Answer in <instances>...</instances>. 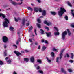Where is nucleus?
<instances>
[{
  "label": "nucleus",
  "mask_w": 74,
  "mask_h": 74,
  "mask_svg": "<svg viewBox=\"0 0 74 74\" xmlns=\"http://www.w3.org/2000/svg\"><path fill=\"white\" fill-rule=\"evenodd\" d=\"M66 12V10L64 8L62 7L60 8V10L58 12V14L60 17H62L63 16V14L64 12Z\"/></svg>",
  "instance_id": "obj_1"
},
{
  "label": "nucleus",
  "mask_w": 74,
  "mask_h": 74,
  "mask_svg": "<svg viewBox=\"0 0 74 74\" xmlns=\"http://www.w3.org/2000/svg\"><path fill=\"white\" fill-rule=\"evenodd\" d=\"M4 20L5 21L3 22V26L4 27H8V23H10V21L7 18H5Z\"/></svg>",
  "instance_id": "obj_2"
},
{
  "label": "nucleus",
  "mask_w": 74,
  "mask_h": 74,
  "mask_svg": "<svg viewBox=\"0 0 74 74\" xmlns=\"http://www.w3.org/2000/svg\"><path fill=\"white\" fill-rule=\"evenodd\" d=\"M8 38L5 36H4L2 37V41L4 43H7V42H8Z\"/></svg>",
  "instance_id": "obj_3"
},
{
  "label": "nucleus",
  "mask_w": 74,
  "mask_h": 74,
  "mask_svg": "<svg viewBox=\"0 0 74 74\" xmlns=\"http://www.w3.org/2000/svg\"><path fill=\"white\" fill-rule=\"evenodd\" d=\"M67 31H65L64 32H63L62 34V38L63 40H64L65 38V35H67Z\"/></svg>",
  "instance_id": "obj_4"
},
{
  "label": "nucleus",
  "mask_w": 74,
  "mask_h": 74,
  "mask_svg": "<svg viewBox=\"0 0 74 74\" xmlns=\"http://www.w3.org/2000/svg\"><path fill=\"white\" fill-rule=\"evenodd\" d=\"M64 50H65V49H63L60 52L59 54L60 59H62V56H63V51H64Z\"/></svg>",
  "instance_id": "obj_5"
},
{
  "label": "nucleus",
  "mask_w": 74,
  "mask_h": 74,
  "mask_svg": "<svg viewBox=\"0 0 74 74\" xmlns=\"http://www.w3.org/2000/svg\"><path fill=\"white\" fill-rule=\"evenodd\" d=\"M46 34L47 35V36L48 37H52V34H51V32H46Z\"/></svg>",
  "instance_id": "obj_6"
},
{
  "label": "nucleus",
  "mask_w": 74,
  "mask_h": 74,
  "mask_svg": "<svg viewBox=\"0 0 74 74\" xmlns=\"http://www.w3.org/2000/svg\"><path fill=\"white\" fill-rule=\"evenodd\" d=\"M14 53L18 56H19V55H22V54L18 51H14Z\"/></svg>",
  "instance_id": "obj_7"
},
{
  "label": "nucleus",
  "mask_w": 74,
  "mask_h": 74,
  "mask_svg": "<svg viewBox=\"0 0 74 74\" xmlns=\"http://www.w3.org/2000/svg\"><path fill=\"white\" fill-rule=\"evenodd\" d=\"M27 21V20H26L25 19H23L22 22V24L23 26H25V22H26Z\"/></svg>",
  "instance_id": "obj_8"
},
{
  "label": "nucleus",
  "mask_w": 74,
  "mask_h": 74,
  "mask_svg": "<svg viewBox=\"0 0 74 74\" xmlns=\"http://www.w3.org/2000/svg\"><path fill=\"white\" fill-rule=\"evenodd\" d=\"M47 13L46 11L45 10H43L42 12V15L43 16H45L46 15V13Z\"/></svg>",
  "instance_id": "obj_9"
},
{
  "label": "nucleus",
  "mask_w": 74,
  "mask_h": 74,
  "mask_svg": "<svg viewBox=\"0 0 74 74\" xmlns=\"http://www.w3.org/2000/svg\"><path fill=\"white\" fill-rule=\"evenodd\" d=\"M2 16L3 19H5V16L4 14H3L2 13H0V17Z\"/></svg>",
  "instance_id": "obj_10"
},
{
  "label": "nucleus",
  "mask_w": 74,
  "mask_h": 74,
  "mask_svg": "<svg viewBox=\"0 0 74 74\" xmlns=\"http://www.w3.org/2000/svg\"><path fill=\"white\" fill-rule=\"evenodd\" d=\"M30 60L32 62H34V58L33 56L31 57L30 58Z\"/></svg>",
  "instance_id": "obj_11"
},
{
  "label": "nucleus",
  "mask_w": 74,
  "mask_h": 74,
  "mask_svg": "<svg viewBox=\"0 0 74 74\" xmlns=\"http://www.w3.org/2000/svg\"><path fill=\"white\" fill-rule=\"evenodd\" d=\"M6 61L7 62L8 64H11L12 62V61L10 59L8 60H6Z\"/></svg>",
  "instance_id": "obj_12"
},
{
  "label": "nucleus",
  "mask_w": 74,
  "mask_h": 74,
  "mask_svg": "<svg viewBox=\"0 0 74 74\" xmlns=\"http://www.w3.org/2000/svg\"><path fill=\"white\" fill-rule=\"evenodd\" d=\"M61 71L62 73H65V74H67V73L63 68H61Z\"/></svg>",
  "instance_id": "obj_13"
},
{
  "label": "nucleus",
  "mask_w": 74,
  "mask_h": 74,
  "mask_svg": "<svg viewBox=\"0 0 74 74\" xmlns=\"http://www.w3.org/2000/svg\"><path fill=\"white\" fill-rule=\"evenodd\" d=\"M46 48H47V47L44 46H43L42 47V49L41 51H45V49H46Z\"/></svg>",
  "instance_id": "obj_14"
},
{
  "label": "nucleus",
  "mask_w": 74,
  "mask_h": 74,
  "mask_svg": "<svg viewBox=\"0 0 74 74\" xmlns=\"http://www.w3.org/2000/svg\"><path fill=\"white\" fill-rule=\"evenodd\" d=\"M44 24H45L46 25H47L48 26H49L50 25L49 23H48L46 20L44 22Z\"/></svg>",
  "instance_id": "obj_15"
},
{
  "label": "nucleus",
  "mask_w": 74,
  "mask_h": 74,
  "mask_svg": "<svg viewBox=\"0 0 74 74\" xmlns=\"http://www.w3.org/2000/svg\"><path fill=\"white\" fill-rule=\"evenodd\" d=\"M33 26H31L29 29V31L30 32H32V30H33Z\"/></svg>",
  "instance_id": "obj_16"
},
{
  "label": "nucleus",
  "mask_w": 74,
  "mask_h": 74,
  "mask_svg": "<svg viewBox=\"0 0 74 74\" xmlns=\"http://www.w3.org/2000/svg\"><path fill=\"white\" fill-rule=\"evenodd\" d=\"M51 14L52 15H56V13L54 12H51Z\"/></svg>",
  "instance_id": "obj_17"
},
{
  "label": "nucleus",
  "mask_w": 74,
  "mask_h": 74,
  "mask_svg": "<svg viewBox=\"0 0 74 74\" xmlns=\"http://www.w3.org/2000/svg\"><path fill=\"white\" fill-rule=\"evenodd\" d=\"M54 34L55 36H59L60 33L59 32H55L54 33Z\"/></svg>",
  "instance_id": "obj_18"
},
{
  "label": "nucleus",
  "mask_w": 74,
  "mask_h": 74,
  "mask_svg": "<svg viewBox=\"0 0 74 74\" xmlns=\"http://www.w3.org/2000/svg\"><path fill=\"white\" fill-rule=\"evenodd\" d=\"M29 59H28L27 58H24V60L25 62H29Z\"/></svg>",
  "instance_id": "obj_19"
},
{
  "label": "nucleus",
  "mask_w": 74,
  "mask_h": 74,
  "mask_svg": "<svg viewBox=\"0 0 74 74\" xmlns=\"http://www.w3.org/2000/svg\"><path fill=\"white\" fill-rule=\"evenodd\" d=\"M34 11L35 12H38V8L37 7L34 8Z\"/></svg>",
  "instance_id": "obj_20"
},
{
  "label": "nucleus",
  "mask_w": 74,
  "mask_h": 74,
  "mask_svg": "<svg viewBox=\"0 0 74 74\" xmlns=\"http://www.w3.org/2000/svg\"><path fill=\"white\" fill-rule=\"evenodd\" d=\"M14 27H10V28L9 30L10 31H13V30H14Z\"/></svg>",
  "instance_id": "obj_21"
},
{
  "label": "nucleus",
  "mask_w": 74,
  "mask_h": 74,
  "mask_svg": "<svg viewBox=\"0 0 74 74\" xmlns=\"http://www.w3.org/2000/svg\"><path fill=\"white\" fill-rule=\"evenodd\" d=\"M51 56L52 57H54L55 56V54L53 52H51Z\"/></svg>",
  "instance_id": "obj_22"
},
{
  "label": "nucleus",
  "mask_w": 74,
  "mask_h": 74,
  "mask_svg": "<svg viewBox=\"0 0 74 74\" xmlns=\"http://www.w3.org/2000/svg\"><path fill=\"white\" fill-rule=\"evenodd\" d=\"M37 62L39 63H41L42 62H41V60L40 59H38L37 60Z\"/></svg>",
  "instance_id": "obj_23"
},
{
  "label": "nucleus",
  "mask_w": 74,
  "mask_h": 74,
  "mask_svg": "<svg viewBox=\"0 0 74 74\" xmlns=\"http://www.w3.org/2000/svg\"><path fill=\"white\" fill-rule=\"evenodd\" d=\"M46 59H47V61H48L49 63H50V62H51V60H49L48 57H46Z\"/></svg>",
  "instance_id": "obj_24"
},
{
  "label": "nucleus",
  "mask_w": 74,
  "mask_h": 74,
  "mask_svg": "<svg viewBox=\"0 0 74 74\" xmlns=\"http://www.w3.org/2000/svg\"><path fill=\"white\" fill-rule=\"evenodd\" d=\"M71 58L72 59H74V54L73 53H71Z\"/></svg>",
  "instance_id": "obj_25"
},
{
  "label": "nucleus",
  "mask_w": 74,
  "mask_h": 74,
  "mask_svg": "<svg viewBox=\"0 0 74 74\" xmlns=\"http://www.w3.org/2000/svg\"><path fill=\"white\" fill-rule=\"evenodd\" d=\"M27 8L28 10H30L31 11H33V9H32V8H31L30 7H28Z\"/></svg>",
  "instance_id": "obj_26"
},
{
  "label": "nucleus",
  "mask_w": 74,
  "mask_h": 74,
  "mask_svg": "<svg viewBox=\"0 0 74 74\" xmlns=\"http://www.w3.org/2000/svg\"><path fill=\"white\" fill-rule=\"evenodd\" d=\"M4 64V62L0 60V65L2 66Z\"/></svg>",
  "instance_id": "obj_27"
},
{
  "label": "nucleus",
  "mask_w": 74,
  "mask_h": 74,
  "mask_svg": "<svg viewBox=\"0 0 74 74\" xmlns=\"http://www.w3.org/2000/svg\"><path fill=\"white\" fill-rule=\"evenodd\" d=\"M40 31L41 32V34H44V31L42 29H41L40 30Z\"/></svg>",
  "instance_id": "obj_28"
},
{
  "label": "nucleus",
  "mask_w": 74,
  "mask_h": 74,
  "mask_svg": "<svg viewBox=\"0 0 74 74\" xmlns=\"http://www.w3.org/2000/svg\"><path fill=\"white\" fill-rule=\"evenodd\" d=\"M53 51H56V52H58V49H55V48H53Z\"/></svg>",
  "instance_id": "obj_29"
},
{
  "label": "nucleus",
  "mask_w": 74,
  "mask_h": 74,
  "mask_svg": "<svg viewBox=\"0 0 74 74\" xmlns=\"http://www.w3.org/2000/svg\"><path fill=\"white\" fill-rule=\"evenodd\" d=\"M54 28L55 30L57 32H59V29H58V28H57V27H54Z\"/></svg>",
  "instance_id": "obj_30"
},
{
  "label": "nucleus",
  "mask_w": 74,
  "mask_h": 74,
  "mask_svg": "<svg viewBox=\"0 0 74 74\" xmlns=\"http://www.w3.org/2000/svg\"><path fill=\"white\" fill-rule=\"evenodd\" d=\"M64 18L66 19V20L67 21V20H68V16H65Z\"/></svg>",
  "instance_id": "obj_31"
},
{
  "label": "nucleus",
  "mask_w": 74,
  "mask_h": 74,
  "mask_svg": "<svg viewBox=\"0 0 74 74\" xmlns=\"http://www.w3.org/2000/svg\"><path fill=\"white\" fill-rule=\"evenodd\" d=\"M45 29H46L47 31L49 30V28L48 27H45Z\"/></svg>",
  "instance_id": "obj_32"
},
{
  "label": "nucleus",
  "mask_w": 74,
  "mask_h": 74,
  "mask_svg": "<svg viewBox=\"0 0 74 74\" xmlns=\"http://www.w3.org/2000/svg\"><path fill=\"white\" fill-rule=\"evenodd\" d=\"M38 72L39 73H41V74H43L44 73H43V71H41V70H39L38 71Z\"/></svg>",
  "instance_id": "obj_33"
},
{
  "label": "nucleus",
  "mask_w": 74,
  "mask_h": 74,
  "mask_svg": "<svg viewBox=\"0 0 74 74\" xmlns=\"http://www.w3.org/2000/svg\"><path fill=\"white\" fill-rule=\"evenodd\" d=\"M37 25L38 28H41V25L38 23L37 24Z\"/></svg>",
  "instance_id": "obj_34"
},
{
  "label": "nucleus",
  "mask_w": 74,
  "mask_h": 74,
  "mask_svg": "<svg viewBox=\"0 0 74 74\" xmlns=\"http://www.w3.org/2000/svg\"><path fill=\"white\" fill-rule=\"evenodd\" d=\"M38 10L39 11V12H42V10L41 9V8H39L38 9Z\"/></svg>",
  "instance_id": "obj_35"
},
{
  "label": "nucleus",
  "mask_w": 74,
  "mask_h": 74,
  "mask_svg": "<svg viewBox=\"0 0 74 74\" xmlns=\"http://www.w3.org/2000/svg\"><path fill=\"white\" fill-rule=\"evenodd\" d=\"M67 3L68 5H69V6H70V7H72V6L71 5V4L69 2H67Z\"/></svg>",
  "instance_id": "obj_36"
},
{
  "label": "nucleus",
  "mask_w": 74,
  "mask_h": 74,
  "mask_svg": "<svg viewBox=\"0 0 74 74\" xmlns=\"http://www.w3.org/2000/svg\"><path fill=\"white\" fill-rule=\"evenodd\" d=\"M12 4H13V5H17V3H16L14 2H12Z\"/></svg>",
  "instance_id": "obj_37"
},
{
  "label": "nucleus",
  "mask_w": 74,
  "mask_h": 74,
  "mask_svg": "<svg viewBox=\"0 0 74 74\" xmlns=\"http://www.w3.org/2000/svg\"><path fill=\"white\" fill-rule=\"evenodd\" d=\"M19 42H20L17 40L16 42V44H17V45H18V44H19Z\"/></svg>",
  "instance_id": "obj_38"
},
{
  "label": "nucleus",
  "mask_w": 74,
  "mask_h": 74,
  "mask_svg": "<svg viewBox=\"0 0 74 74\" xmlns=\"http://www.w3.org/2000/svg\"><path fill=\"white\" fill-rule=\"evenodd\" d=\"M22 4V1H21V3H17V5H21Z\"/></svg>",
  "instance_id": "obj_39"
},
{
  "label": "nucleus",
  "mask_w": 74,
  "mask_h": 74,
  "mask_svg": "<svg viewBox=\"0 0 74 74\" xmlns=\"http://www.w3.org/2000/svg\"><path fill=\"white\" fill-rule=\"evenodd\" d=\"M56 62L57 63H58V62H59V57L57 58Z\"/></svg>",
  "instance_id": "obj_40"
},
{
  "label": "nucleus",
  "mask_w": 74,
  "mask_h": 74,
  "mask_svg": "<svg viewBox=\"0 0 74 74\" xmlns=\"http://www.w3.org/2000/svg\"><path fill=\"white\" fill-rule=\"evenodd\" d=\"M34 32H35V34L36 35V36H37V31H36V29H34Z\"/></svg>",
  "instance_id": "obj_41"
},
{
  "label": "nucleus",
  "mask_w": 74,
  "mask_h": 74,
  "mask_svg": "<svg viewBox=\"0 0 74 74\" xmlns=\"http://www.w3.org/2000/svg\"><path fill=\"white\" fill-rule=\"evenodd\" d=\"M68 71L69 72V73H71L72 71L71 70V69H68Z\"/></svg>",
  "instance_id": "obj_42"
},
{
  "label": "nucleus",
  "mask_w": 74,
  "mask_h": 74,
  "mask_svg": "<svg viewBox=\"0 0 74 74\" xmlns=\"http://www.w3.org/2000/svg\"><path fill=\"white\" fill-rule=\"evenodd\" d=\"M37 21L38 23H41V20L40 19H38Z\"/></svg>",
  "instance_id": "obj_43"
},
{
  "label": "nucleus",
  "mask_w": 74,
  "mask_h": 74,
  "mask_svg": "<svg viewBox=\"0 0 74 74\" xmlns=\"http://www.w3.org/2000/svg\"><path fill=\"white\" fill-rule=\"evenodd\" d=\"M20 33H21V32H17V34L19 37H20Z\"/></svg>",
  "instance_id": "obj_44"
},
{
  "label": "nucleus",
  "mask_w": 74,
  "mask_h": 74,
  "mask_svg": "<svg viewBox=\"0 0 74 74\" xmlns=\"http://www.w3.org/2000/svg\"><path fill=\"white\" fill-rule=\"evenodd\" d=\"M4 56H7V53L5 52H4Z\"/></svg>",
  "instance_id": "obj_45"
},
{
  "label": "nucleus",
  "mask_w": 74,
  "mask_h": 74,
  "mask_svg": "<svg viewBox=\"0 0 74 74\" xmlns=\"http://www.w3.org/2000/svg\"><path fill=\"white\" fill-rule=\"evenodd\" d=\"M13 47H15V48L16 49V48H18V47L17 46H16V45H13Z\"/></svg>",
  "instance_id": "obj_46"
},
{
  "label": "nucleus",
  "mask_w": 74,
  "mask_h": 74,
  "mask_svg": "<svg viewBox=\"0 0 74 74\" xmlns=\"http://www.w3.org/2000/svg\"><path fill=\"white\" fill-rule=\"evenodd\" d=\"M21 37H20V36L18 38V41L20 42H21Z\"/></svg>",
  "instance_id": "obj_47"
},
{
  "label": "nucleus",
  "mask_w": 74,
  "mask_h": 74,
  "mask_svg": "<svg viewBox=\"0 0 74 74\" xmlns=\"http://www.w3.org/2000/svg\"><path fill=\"white\" fill-rule=\"evenodd\" d=\"M69 62H70V63H73V61L71 60H69Z\"/></svg>",
  "instance_id": "obj_48"
},
{
  "label": "nucleus",
  "mask_w": 74,
  "mask_h": 74,
  "mask_svg": "<svg viewBox=\"0 0 74 74\" xmlns=\"http://www.w3.org/2000/svg\"><path fill=\"white\" fill-rule=\"evenodd\" d=\"M14 19H15V21L16 22H18V19H16V18L14 17Z\"/></svg>",
  "instance_id": "obj_49"
},
{
  "label": "nucleus",
  "mask_w": 74,
  "mask_h": 74,
  "mask_svg": "<svg viewBox=\"0 0 74 74\" xmlns=\"http://www.w3.org/2000/svg\"><path fill=\"white\" fill-rule=\"evenodd\" d=\"M45 44H48V42L47 40H45L44 42Z\"/></svg>",
  "instance_id": "obj_50"
},
{
  "label": "nucleus",
  "mask_w": 74,
  "mask_h": 74,
  "mask_svg": "<svg viewBox=\"0 0 74 74\" xmlns=\"http://www.w3.org/2000/svg\"><path fill=\"white\" fill-rule=\"evenodd\" d=\"M71 26L72 27H73V28H74V23L73 24V25L71 24Z\"/></svg>",
  "instance_id": "obj_51"
},
{
  "label": "nucleus",
  "mask_w": 74,
  "mask_h": 74,
  "mask_svg": "<svg viewBox=\"0 0 74 74\" xmlns=\"http://www.w3.org/2000/svg\"><path fill=\"white\" fill-rule=\"evenodd\" d=\"M66 55H67V58H69L70 57V56L68 54V53H67L66 54Z\"/></svg>",
  "instance_id": "obj_52"
},
{
  "label": "nucleus",
  "mask_w": 74,
  "mask_h": 74,
  "mask_svg": "<svg viewBox=\"0 0 74 74\" xmlns=\"http://www.w3.org/2000/svg\"><path fill=\"white\" fill-rule=\"evenodd\" d=\"M29 23H27L26 24V26H29Z\"/></svg>",
  "instance_id": "obj_53"
},
{
  "label": "nucleus",
  "mask_w": 74,
  "mask_h": 74,
  "mask_svg": "<svg viewBox=\"0 0 74 74\" xmlns=\"http://www.w3.org/2000/svg\"><path fill=\"white\" fill-rule=\"evenodd\" d=\"M29 41H30V42H33V41H32V39H30L29 40Z\"/></svg>",
  "instance_id": "obj_54"
},
{
  "label": "nucleus",
  "mask_w": 74,
  "mask_h": 74,
  "mask_svg": "<svg viewBox=\"0 0 74 74\" xmlns=\"http://www.w3.org/2000/svg\"><path fill=\"white\" fill-rule=\"evenodd\" d=\"M21 53H24V51H21Z\"/></svg>",
  "instance_id": "obj_55"
},
{
  "label": "nucleus",
  "mask_w": 74,
  "mask_h": 74,
  "mask_svg": "<svg viewBox=\"0 0 74 74\" xmlns=\"http://www.w3.org/2000/svg\"><path fill=\"white\" fill-rule=\"evenodd\" d=\"M68 36H70L71 35V33H70V32H68Z\"/></svg>",
  "instance_id": "obj_56"
},
{
  "label": "nucleus",
  "mask_w": 74,
  "mask_h": 74,
  "mask_svg": "<svg viewBox=\"0 0 74 74\" xmlns=\"http://www.w3.org/2000/svg\"><path fill=\"white\" fill-rule=\"evenodd\" d=\"M41 42L42 43H43L44 42V39H42L41 40Z\"/></svg>",
  "instance_id": "obj_57"
},
{
  "label": "nucleus",
  "mask_w": 74,
  "mask_h": 74,
  "mask_svg": "<svg viewBox=\"0 0 74 74\" xmlns=\"http://www.w3.org/2000/svg\"><path fill=\"white\" fill-rule=\"evenodd\" d=\"M67 31L68 32V33L70 32V30L69 29H67Z\"/></svg>",
  "instance_id": "obj_58"
},
{
  "label": "nucleus",
  "mask_w": 74,
  "mask_h": 74,
  "mask_svg": "<svg viewBox=\"0 0 74 74\" xmlns=\"http://www.w3.org/2000/svg\"><path fill=\"white\" fill-rule=\"evenodd\" d=\"M40 69V67L39 66H38L37 67V70H39V69Z\"/></svg>",
  "instance_id": "obj_59"
},
{
  "label": "nucleus",
  "mask_w": 74,
  "mask_h": 74,
  "mask_svg": "<svg viewBox=\"0 0 74 74\" xmlns=\"http://www.w3.org/2000/svg\"><path fill=\"white\" fill-rule=\"evenodd\" d=\"M71 14H72L73 16V17H74V13L72 12V13H71Z\"/></svg>",
  "instance_id": "obj_60"
},
{
  "label": "nucleus",
  "mask_w": 74,
  "mask_h": 74,
  "mask_svg": "<svg viewBox=\"0 0 74 74\" xmlns=\"http://www.w3.org/2000/svg\"><path fill=\"white\" fill-rule=\"evenodd\" d=\"M38 3H41V1H40V0H37Z\"/></svg>",
  "instance_id": "obj_61"
},
{
  "label": "nucleus",
  "mask_w": 74,
  "mask_h": 74,
  "mask_svg": "<svg viewBox=\"0 0 74 74\" xmlns=\"http://www.w3.org/2000/svg\"><path fill=\"white\" fill-rule=\"evenodd\" d=\"M8 59V57H6L5 58V60H7V59Z\"/></svg>",
  "instance_id": "obj_62"
},
{
  "label": "nucleus",
  "mask_w": 74,
  "mask_h": 74,
  "mask_svg": "<svg viewBox=\"0 0 74 74\" xmlns=\"http://www.w3.org/2000/svg\"><path fill=\"white\" fill-rule=\"evenodd\" d=\"M40 48H41V47L40 46V45H39L38 47V49H40Z\"/></svg>",
  "instance_id": "obj_63"
},
{
  "label": "nucleus",
  "mask_w": 74,
  "mask_h": 74,
  "mask_svg": "<svg viewBox=\"0 0 74 74\" xmlns=\"http://www.w3.org/2000/svg\"><path fill=\"white\" fill-rule=\"evenodd\" d=\"M13 74H17V73H16L15 71H14L13 72Z\"/></svg>",
  "instance_id": "obj_64"
}]
</instances>
